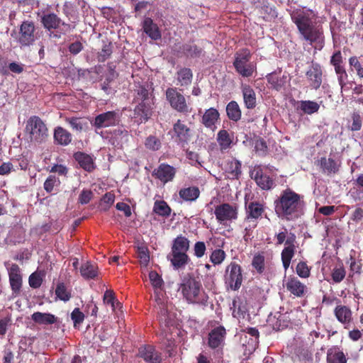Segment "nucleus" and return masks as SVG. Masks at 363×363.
I'll return each mask as SVG.
<instances>
[{
  "label": "nucleus",
  "mask_w": 363,
  "mask_h": 363,
  "mask_svg": "<svg viewBox=\"0 0 363 363\" xmlns=\"http://www.w3.org/2000/svg\"><path fill=\"white\" fill-rule=\"evenodd\" d=\"M219 113L217 109L210 108L207 109L202 116L201 122L205 127L208 128H213L216 123L219 119Z\"/></svg>",
  "instance_id": "obj_33"
},
{
  "label": "nucleus",
  "mask_w": 363,
  "mask_h": 363,
  "mask_svg": "<svg viewBox=\"0 0 363 363\" xmlns=\"http://www.w3.org/2000/svg\"><path fill=\"white\" fill-rule=\"evenodd\" d=\"M217 141L221 150L229 149L233 143V136L226 130H220L217 134Z\"/></svg>",
  "instance_id": "obj_40"
},
{
  "label": "nucleus",
  "mask_w": 363,
  "mask_h": 363,
  "mask_svg": "<svg viewBox=\"0 0 363 363\" xmlns=\"http://www.w3.org/2000/svg\"><path fill=\"white\" fill-rule=\"evenodd\" d=\"M60 184V181L57 177L55 175H50L44 182L43 186L44 189L48 193H51L53 191L54 187L57 186Z\"/></svg>",
  "instance_id": "obj_51"
},
{
  "label": "nucleus",
  "mask_w": 363,
  "mask_h": 363,
  "mask_svg": "<svg viewBox=\"0 0 363 363\" xmlns=\"http://www.w3.org/2000/svg\"><path fill=\"white\" fill-rule=\"evenodd\" d=\"M53 138L57 145L67 146L72 143V135L65 128L57 126L54 129Z\"/></svg>",
  "instance_id": "obj_25"
},
{
  "label": "nucleus",
  "mask_w": 363,
  "mask_h": 363,
  "mask_svg": "<svg viewBox=\"0 0 363 363\" xmlns=\"http://www.w3.org/2000/svg\"><path fill=\"white\" fill-rule=\"evenodd\" d=\"M115 201V195L111 192H108L104 195L99 204L101 211H106Z\"/></svg>",
  "instance_id": "obj_47"
},
{
  "label": "nucleus",
  "mask_w": 363,
  "mask_h": 363,
  "mask_svg": "<svg viewBox=\"0 0 363 363\" xmlns=\"http://www.w3.org/2000/svg\"><path fill=\"white\" fill-rule=\"evenodd\" d=\"M40 23L44 28L49 31L59 28L61 25L66 28V30H70V25L63 22L55 13H43L40 18Z\"/></svg>",
  "instance_id": "obj_14"
},
{
  "label": "nucleus",
  "mask_w": 363,
  "mask_h": 363,
  "mask_svg": "<svg viewBox=\"0 0 363 363\" xmlns=\"http://www.w3.org/2000/svg\"><path fill=\"white\" fill-rule=\"evenodd\" d=\"M12 325V318L11 314L3 315L0 314V336L4 337L9 328Z\"/></svg>",
  "instance_id": "obj_45"
},
{
  "label": "nucleus",
  "mask_w": 363,
  "mask_h": 363,
  "mask_svg": "<svg viewBox=\"0 0 363 363\" xmlns=\"http://www.w3.org/2000/svg\"><path fill=\"white\" fill-rule=\"evenodd\" d=\"M80 273L86 279H94L98 274V267L95 264L86 262L82 264Z\"/></svg>",
  "instance_id": "obj_38"
},
{
  "label": "nucleus",
  "mask_w": 363,
  "mask_h": 363,
  "mask_svg": "<svg viewBox=\"0 0 363 363\" xmlns=\"http://www.w3.org/2000/svg\"><path fill=\"white\" fill-rule=\"evenodd\" d=\"M292 22L296 26L300 38L310 45L324 43L323 26L316 22V16L311 9H296L290 14Z\"/></svg>",
  "instance_id": "obj_2"
},
{
  "label": "nucleus",
  "mask_w": 363,
  "mask_h": 363,
  "mask_svg": "<svg viewBox=\"0 0 363 363\" xmlns=\"http://www.w3.org/2000/svg\"><path fill=\"white\" fill-rule=\"evenodd\" d=\"M243 101L247 109H253L257 105L256 94L254 89L248 84H242L241 86Z\"/></svg>",
  "instance_id": "obj_26"
},
{
  "label": "nucleus",
  "mask_w": 363,
  "mask_h": 363,
  "mask_svg": "<svg viewBox=\"0 0 363 363\" xmlns=\"http://www.w3.org/2000/svg\"><path fill=\"white\" fill-rule=\"evenodd\" d=\"M306 202L304 196L291 188L282 190L274 201V209L277 216L284 221H296L304 215Z\"/></svg>",
  "instance_id": "obj_1"
},
{
  "label": "nucleus",
  "mask_w": 363,
  "mask_h": 363,
  "mask_svg": "<svg viewBox=\"0 0 363 363\" xmlns=\"http://www.w3.org/2000/svg\"><path fill=\"white\" fill-rule=\"evenodd\" d=\"M319 104L313 101H301L300 109L306 114L311 115L318 111Z\"/></svg>",
  "instance_id": "obj_44"
},
{
  "label": "nucleus",
  "mask_w": 363,
  "mask_h": 363,
  "mask_svg": "<svg viewBox=\"0 0 363 363\" xmlns=\"http://www.w3.org/2000/svg\"><path fill=\"white\" fill-rule=\"evenodd\" d=\"M181 199L185 201H195L200 196V190L197 186L182 188L179 191Z\"/></svg>",
  "instance_id": "obj_36"
},
{
  "label": "nucleus",
  "mask_w": 363,
  "mask_h": 363,
  "mask_svg": "<svg viewBox=\"0 0 363 363\" xmlns=\"http://www.w3.org/2000/svg\"><path fill=\"white\" fill-rule=\"evenodd\" d=\"M193 73L191 69L183 67L177 72V84L181 86H187L191 84Z\"/></svg>",
  "instance_id": "obj_37"
},
{
  "label": "nucleus",
  "mask_w": 363,
  "mask_h": 363,
  "mask_svg": "<svg viewBox=\"0 0 363 363\" xmlns=\"http://www.w3.org/2000/svg\"><path fill=\"white\" fill-rule=\"evenodd\" d=\"M71 318L73 320L74 326L77 327L84 321V315L79 308H75L71 313Z\"/></svg>",
  "instance_id": "obj_60"
},
{
  "label": "nucleus",
  "mask_w": 363,
  "mask_h": 363,
  "mask_svg": "<svg viewBox=\"0 0 363 363\" xmlns=\"http://www.w3.org/2000/svg\"><path fill=\"white\" fill-rule=\"evenodd\" d=\"M228 117L233 121H238L241 118V110L235 101H231L226 106Z\"/></svg>",
  "instance_id": "obj_41"
},
{
  "label": "nucleus",
  "mask_w": 363,
  "mask_h": 363,
  "mask_svg": "<svg viewBox=\"0 0 363 363\" xmlns=\"http://www.w3.org/2000/svg\"><path fill=\"white\" fill-rule=\"evenodd\" d=\"M183 49L186 54L191 57L199 56L201 52V49L196 45L186 44Z\"/></svg>",
  "instance_id": "obj_61"
},
{
  "label": "nucleus",
  "mask_w": 363,
  "mask_h": 363,
  "mask_svg": "<svg viewBox=\"0 0 363 363\" xmlns=\"http://www.w3.org/2000/svg\"><path fill=\"white\" fill-rule=\"evenodd\" d=\"M286 289L294 296L301 298L307 293V286L297 277H289L286 283Z\"/></svg>",
  "instance_id": "obj_23"
},
{
  "label": "nucleus",
  "mask_w": 363,
  "mask_h": 363,
  "mask_svg": "<svg viewBox=\"0 0 363 363\" xmlns=\"http://www.w3.org/2000/svg\"><path fill=\"white\" fill-rule=\"evenodd\" d=\"M92 197L93 192L91 190L83 189L79 196L78 201L81 204H87L92 199Z\"/></svg>",
  "instance_id": "obj_64"
},
{
  "label": "nucleus",
  "mask_w": 363,
  "mask_h": 363,
  "mask_svg": "<svg viewBox=\"0 0 363 363\" xmlns=\"http://www.w3.org/2000/svg\"><path fill=\"white\" fill-rule=\"evenodd\" d=\"M28 353L26 350L20 347L17 354L12 352L9 348L4 350V362L3 363H22L24 354Z\"/></svg>",
  "instance_id": "obj_32"
},
{
  "label": "nucleus",
  "mask_w": 363,
  "mask_h": 363,
  "mask_svg": "<svg viewBox=\"0 0 363 363\" xmlns=\"http://www.w3.org/2000/svg\"><path fill=\"white\" fill-rule=\"evenodd\" d=\"M214 214L218 223L225 225L238 219V206L236 203H223L216 206Z\"/></svg>",
  "instance_id": "obj_7"
},
{
  "label": "nucleus",
  "mask_w": 363,
  "mask_h": 363,
  "mask_svg": "<svg viewBox=\"0 0 363 363\" xmlns=\"http://www.w3.org/2000/svg\"><path fill=\"white\" fill-rule=\"evenodd\" d=\"M32 320L40 325H51L55 323L57 318L49 313L35 312L31 315Z\"/></svg>",
  "instance_id": "obj_35"
},
{
  "label": "nucleus",
  "mask_w": 363,
  "mask_h": 363,
  "mask_svg": "<svg viewBox=\"0 0 363 363\" xmlns=\"http://www.w3.org/2000/svg\"><path fill=\"white\" fill-rule=\"evenodd\" d=\"M255 149L256 153L262 157L265 156L268 152V147L267 143L263 138H258L255 143Z\"/></svg>",
  "instance_id": "obj_52"
},
{
  "label": "nucleus",
  "mask_w": 363,
  "mask_h": 363,
  "mask_svg": "<svg viewBox=\"0 0 363 363\" xmlns=\"http://www.w3.org/2000/svg\"><path fill=\"white\" fill-rule=\"evenodd\" d=\"M11 35L16 39L21 48L32 45L39 38L37 28L32 21H23L18 32L13 31Z\"/></svg>",
  "instance_id": "obj_5"
},
{
  "label": "nucleus",
  "mask_w": 363,
  "mask_h": 363,
  "mask_svg": "<svg viewBox=\"0 0 363 363\" xmlns=\"http://www.w3.org/2000/svg\"><path fill=\"white\" fill-rule=\"evenodd\" d=\"M143 32L152 40L161 39L162 34L158 26L150 17H145L142 22Z\"/></svg>",
  "instance_id": "obj_24"
},
{
  "label": "nucleus",
  "mask_w": 363,
  "mask_h": 363,
  "mask_svg": "<svg viewBox=\"0 0 363 363\" xmlns=\"http://www.w3.org/2000/svg\"><path fill=\"white\" fill-rule=\"evenodd\" d=\"M306 75L310 82V86L313 89H318L320 88L323 81V71L318 63H313L310 69L306 72Z\"/></svg>",
  "instance_id": "obj_22"
},
{
  "label": "nucleus",
  "mask_w": 363,
  "mask_h": 363,
  "mask_svg": "<svg viewBox=\"0 0 363 363\" xmlns=\"http://www.w3.org/2000/svg\"><path fill=\"white\" fill-rule=\"evenodd\" d=\"M334 314L337 320L342 324L350 323L352 320V311L346 306H337L334 310Z\"/></svg>",
  "instance_id": "obj_34"
},
{
  "label": "nucleus",
  "mask_w": 363,
  "mask_h": 363,
  "mask_svg": "<svg viewBox=\"0 0 363 363\" xmlns=\"http://www.w3.org/2000/svg\"><path fill=\"white\" fill-rule=\"evenodd\" d=\"M252 55L247 48L242 49L235 55L233 66L236 72L243 77H252L256 66L250 62Z\"/></svg>",
  "instance_id": "obj_6"
},
{
  "label": "nucleus",
  "mask_w": 363,
  "mask_h": 363,
  "mask_svg": "<svg viewBox=\"0 0 363 363\" xmlns=\"http://www.w3.org/2000/svg\"><path fill=\"white\" fill-rule=\"evenodd\" d=\"M345 270L343 267L335 268L332 272V279L334 282L340 283L345 277Z\"/></svg>",
  "instance_id": "obj_62"
},
{
  "label": "nucleus",
  "mask_w": 363,
  "mask_h": 363,
  "mask_svg": "<svg viewBox=\"0 0 363 363\" xmlns=\"http://www.w3.org/2000/svg\"><path fill=\"white\" fill-rule=\"evenodd\" d=\"M55 295L61 301H68L71 297V291H69L63 282H59L55 289Z\"/></svg>",
  "instance_id": "obj_43"
},
{
  "label": "nucleus",
  "mask_w": 363,
  "mask_h": 363,
  "mask_svg": "<svg viewBox=\"0 0 363 363\" xmlns=\"http://www.w3.org/2000/svg\"><path fill=\"white\" fill-rule=\"evenodd\" d=\"M252 267L259 272L262 273L264 269V258L261 255H255L252 262Z\"/></svg>",
  "instance_id": "obj_58"
},
{
  "label": "nucleus",
  "mask_w": 363,
  "mask_h": 363,
  "mask_svg": "<svg viewBox=\"0 0 363 363\" xmlns=\"http://www.w3.org/2000/svg\"><path fill=\"white\" fill-rule=\"evenodd\" d=\"M65 122L67 123L73 130L79 132H81L84 126L86 125V123L84 122L82 118L77 117H67L65 118Z\"/></svg>",
  "instance_id": "obj_46"
},
{
  "label": "nucleus",
  "mask_w": 363,
  "mask_h": 363,
  "mask_svg": "<svg viewBox=\"0 0 363 363\" xmlns=\"http://www.w3.org/2000/svg\"><path fill=\"white\" fill-rule=\"evenodd\" d=\"M250 177L263 190H269L274 186L273 179L269 176L264 174L260 167H255L250 172Z\"/></svg>",
  "instance_id": "obj_18"
},
{
  "label": "nucleus",
  "mask_w": 363,
  "mask_h": 363,
  "mask_svg": "<svg viewBox=\"0 0 363 363\" xmlns=\"http://www.w3.org/2000/svg\"><path fill=\"white\" fill-rule=\"evenodd\" d=\"M113 52V45L110 42L103 45L101 52L99 54L98 58L99 62H104L108 59Z\"/></svg>",
  "instance_id": "obj_53"
},
{
  "label": "nucleus",
  "mask_w": 363,
  "mask_h": 363,
  "mask_svg": "<svg viewBox=\"0 0 363 363\" xmlns=\"http://www.w3.org/2000/svg\"><path fill=\"white\" fill-rule=\"evenodd\" d=\"M145 147L152 151L158 150L161 147L160 140L155 136L150 135L146 138Z\"/></svg>",
  "instance_id": "obj_56"
},
{
  "label": "nucleus",
  "mask_w": 363,
  "mask_h": 363,
  "mask_svg": "<svg viewBox=\"0 0 363 363\" xmlns=\"http://www.w3.org/2000/svg\"><path fill=\"white\" fill-rule=\"evenodd\" d=\"M154 102H139L133 110L134 118L140 123H145L152 115Z\"/></svg>",
  "instance_id": "obj_19"
},
{
  "label": "nucleus",
  "mask_w": 363,
  "mask_h": 363,
  "mask_svg": "<svg viewBox=\"0 0 363 363\" xmlns=\"http://www.w3.org/2000/svg\"><path fill=\"white\" fill-rule=\"evenodd\" d=\"M226 257L225 252L221 249L213 250L210 255V261L214 264H220Z\"/></svg>",
  "instance_id": "obj_50"
},
{
  "label": "nucleus",
  "mask_w": 363,
  "mask_h": 363,
  "mask_svg": "<svg viewBox=\"0 0 363 363\" xmlns=\"http://www.w3.org/2000/svg\"><path fill=\"white\" fill-rule=\"evenodd\" d=\"M153 211L159 216L167 218L170 216L172 210L167 203L162 200L155 202Z\"/></svg>",
  "instance_id": "obj_42"
},
{
  "label": "nucleus",
  "mask_w": 363,
  "mask_h": 363,
  "mask_svg": "<svg viewBox=\"0 0 363 363\" xmlns=\"http://www.w3.org/2000/svg\"><path fill=\"white\" fill-rule=\"evenodd\" d=\"M135 95L134 101L140 102H151L153 101L154 96L152 92H150L148 84H139L135 89Z\"/></svg>",
  "instance_id": "obj_27"
},
{
  "label": "nucleus",
  "mask_w": 363,
  "mask_h": 363,
  "mask_svg": "<svg viewBox=\"0 0 363 363\" xmlns=\"http://www.w3.org/2000/svg\"><path fill=\"white\" fill-rule=\"evenodd\" d=\"M165 96L167 101L174 110L182 113H189L191 111L192 108H189L186 98L177 91L176 87L167 88Z\"/></svg>",
  "instance_id": "obj_8"
},
{
  "label": "nucleus",
  "mask_w": 363,
  "mask_h": 363,
  "mask_svg": "<svg viewBox=\"0 0 363 363\" xmlns=\"http://www.w3.org/2000/svg\"><path fill=\"white\" fill-rule=\"evenodd\" d=\"M176 174V169L166 163L160 164L152 173V177L166 184L173 180Z\"/></svg>",
  "instance_id": "obj_16"
},
{
  "label": "nucleus",
  "mask_w": 363,
  "mask_h": 363,
  "mask_svg": "<svg viewBox=\"0 0 363 363\" xmlns=\"http://www.w3.org/2000/svg\"><path fill=\"white\" fill-rule=\"evenodd\" d=\"M261 14H263V18L266 20L272 19L277 16V11L274 6L269 5V4H264L260 9Z\"/></svg>",
  "instance_id": "obj_49"
},
{
  "label": "nucleus",
  "mask_w": 363,
  "mask_h": 363,
  "mask_svg": "<svg viewBox=\"0 0 363 363\" xmlns=\"http://www.w3.org/2000/svg\"><path fill=\"white\" fill-rule=\"evenodd\" d=\"M167 259L175 270L184 269L191 262V258L187 253L180 252L170 251Z\"/></svg>",
  "instance_id": "obj_20"
},
{
  "label": "nucleus",
  "mask_w": 363,
  "mask_h": 363,
  "mask_svg": "<svg viewBox=\"0 0 363 363\" xmlns=\"http://www.w3.org/2000/svg\"><path fill=\"white\" fill-rule=\"evenodd\" d=\"M225 169L233 178L238 179L242 172L241 162L235 158H231L226 162Z\"/></svg>",
  "instance_id": "obj_39"
},
{
  "label": "nucleus",
  "mask_w": 363,
  "mask_h": 363,
  "mask_svg": "<svg viewBox=\"0 0 363 363\" xmlns=\"http://www.w3.org/2000/svg\"><path fill=\"white\" fill-rule=\"evenodd\" d=\"M283 229V231H280L278 233H276L274 235L276 239V245H281L282 244L286 245V241L289 238V233L285 227H284Z\"/></svg>",
  "instance_id": "obj_63"
},
{
  "label": "nucleus",
  "mask_w": 363,
  "mask_h": 363,
  "mask_svg": "<svg viewBox=\"0 0 363 363\" xmlns=\"http://www.w3.org/2000/svg\"><path fill=\"white\" fill-rule=\"evenodd\" d=\"M286 78V76L281 75V72H272L267 76L268 83L277 91H280L285 86Z\"/></svg>",
  "instance_id": "obj_29"
},
{
  "label": "nucleus",
  "mask_w": 363,
  "mask_h": 363,
  "mask_svg": "<svg viewBox=\"0 0 363 363\" xmlns=\"http://www.w3.org/2000/svg\"><path fill=\"white\" fill-rule=\"evenodd\" d=\"M352 125L350 130L352 131H358L362 128V117L358 112H353L352 114Z\"/></svg>",
  "instance_id": "obj_59"
},
{
  "label": "nucleus",
  "mask_w": 363,
  "mask_h": 363,
  "mask_svg": "<svg viewBox=\"0 0 363 363\" xmlns=\"http://www.w3.org/2000/svg\"><path fill=\"white\" fill-rule=\"evenodd\" d=\"M179 291L189 303L207 305L208 296L203 290L201 281L193 275L188 274L184 277Z\"/></svg>",
  "instance_id": "obj_3"
},
{
  "label": "nucleus",
  "mask_w": 363,
  "mask_h": 363,
  "mask_svg": "<svg viewBox=\"0 0 363 363\" xmlns=\"http://www.w3.org/2000/svg\"><path fill=\"white\" fill-rule=\"evenodd\" d=\"M245 220L249 219L257 221L261 219L265 212V206L259 201H251L245 208Z\"/></svg>",
  "instance_id": "obj_21"
},
{
  "label": "nucleus",
  "mask_w": 363,
  "mask_h": 363,
  "mask_svg": "<svg viewBox=\"0 0 363 363\" xmlns=\"http://www.w3.org/2000/svg\"><path fill=\"white\" fill-rule=\"evenodd\" d=\"M225 284L233 291H238L242 283L241 267L236 262H232L225 270Z\"/></svg>",
  "instance_id": "obj_11"
},
{
  "label": "nucleus",
  "mask_w": 363,
  "mask_h": 363,
  "mask_svg": "<svg viewBox=\"0 0 363 363\" xmlns=\"http://www.w3.org/2000/svg\"><path fill=\"white\" fill-rule=\"evenodd\" d=\"M296 235L293 233H289V238L286 241V245L281 252V259L283 264V267L286 270L290 265L291 259L296 253Z\"/></svg>",
  "instance_id": "obj_13"
},
{
  "label": "nucleus",
  "mask_w": 363,
  "mask_h": 363,
  "mask_svg": "<svg viewBox=\"0 0 363 363\" xmlns=\"http://www.w3.org/2000/svg\"><path fill=\"white\" fill-rule=\"evenodd\" d=\"M190 248V240L182 235H177L172 242L171 250L187 253Z\"/></svg>",
  "instance_id": "obj_28"
},
{
  "label": "nucleus",
  "mask_w": 363,
  "mask_h": 363,
  "mask_svg": "<svg viewBox=\"0 0 363 363\" xmlns=\"http://www.w3.org/2000/svg\"><path fill=\"white\" fill-rule=\"evenodd\" d=\"M327 360L328 363H347V359L342 351H335L333 354L328 352Z\"/></svg>",
  "instance_id": "obj_48"
},
{
  "label": "nucleus",
  "mask_w": 363,
  "mask_h": 363,
  "mask_svg": "<svg viewBox=\"0 0 363 363\" xmlns=\"http://www.w3.org/2000/svg\"><path fill=\"white\" fill-rule=\"evenodd\" d=\"M119 110L108 111L97 115L92 123L96 129L118 125L121 121Z\"/></svg>",
  "instance_id": "obj_10"
},
{
  "label": "nucleus",
  "mask_w": 363,
  "mask_h": 363,
  "mask_svg": "<svg viewBox=\"0 0 363 363\" xmlns=\"http://www.w3.org/2000/svg\"><path fill=\"white\" fill-rule=\"evenodd\" d=\"M138 355L148 363H160L162 362L161 353L157 351L153 345H142L138 349Z\"/></svg>",
  "instance_id": "obj_17"
},
{
  "label": "nucleus",
  "mask_w": 363,
  "mask_h": 363,
  "mask_svg": "<svg viewBox=\"0 0 363 363\" xmlns=\"http://www.w3.org/2000/svg\"><path fill=\"white\" fill-rule=\"evenodd\" d=\"M244 223L246 224L244 229V240H247L251 236L253 230L257 226V221L252 219H249L248 220H245L244 219Z\"/></svg>",
  "instance_id": "obj_55"
},
{
  "label": "nucleus",
  "mask_w": 363,
  "mask_h": 363,
  "mask_svg": "<svg viewBox=\"0 0 363 363\" xmlns=\"http://www.w3.org/2000/svg\"><path fill=\"white\" fill-rule=\"evenodd\" d=\"M9 277L13 295L18 296L22 287L23 278L20 267L17 264H12L9 269Z\"/></svg>",
  "instance_id": "obj_15"
},
{
  "label": "nucleus",
  "mask_w": 363,
  "mask_h": 363,
  "mask_svg": "<svg viewBox=\"0 0 363 363\" xmlns=\"http://www.w3.org/2000/svg\"><path fill=\"white\" fill-rule=\"evenodd\" d=\"M25 130L30 143L34 144L45 143L49 136L47 125L38 116H32L27 120Z\"/></svg>",
  "instance_id": "obj_4"
},
{
  "label": "nucleus",
  "mask_w": 363,
  "mask_h": 363,
  "mask_svg": "<svg viewBox=\"0 0 363 363\" xmlns=\"http://www.w3.org/2000/svg\"><path fill=\"white\" fill-rule=\"evenodd\" d=\"M172 138L174 142L182 147H184L191 140L193 136L192 130L185 124L184 121L178 119L172 128Z\"/></svg>",
  "instance_id": "obj_9"
},
{
  "label": "nucleus",
  "mask_w": 363,
  "mask_h": 363,
  "mask_svg": "<svg viewBox=\"0 0 363 363\" xmlns=\"http://www.w3.org/2000/svg\"><path fill=\"white\" fill-rule=\"evenodd\" d=\"M74 158L84 170L91 172L94 169V161L90 155L84 152H77L74 154Z\"/></svg>",
  "instance_id": "obj_30"
},
{
  "label": "nucleus",
  "mask_w": 363,
  "mask_h": 363,
  "mask_svg": "<svg viewBox=\"0 0 363 363\" xmlns=\"http://www.w3.org/2000/svg\"><path fill=\"white\" fill-rule=\"evenodd\" d=\"M296 274L301 278H308L311 274V269L306 262H299L296 267Z\"/></svg>",
  "instance_id": "obj_54"
},
{
  "label": "nucleus",
  "mask_w": 363,
  "mask_h": 363,
  "mask_svg": "<svg viewBox=\"0 0 363 363\" xmlns=\"http://www.w3.org/2000/svg\"><path fill=\"white\" fill-rule=\"evenodd\" d=\"M319 165L322 172L327 174H335L339 171V167L333 158L321 157L319 160Z\"/></svg>",
  "instance_id": "obj_31"
},
{
  "label": "nucleus",
  "mask_w": 363,
  "mask_h": 363,
  "mask_svg": "<svg viewBox=\"0 0 363 363\" xmlns=\"http://www.w3.org/2000/svg\"><path fill=\"white\" fill-rule=\"evenodd\" d=\"M227 332L224 326L219 325L208 334V346L213 350H222L225 345Z\"/></svg>",
  "instance_id": "obj_12"
},
{
  "label": "nucleus",
  "mask_w": 363,
  "mask_h": 363,
  "mask_svg": "<svg viewBox=\"0 0 363 363\" xmlns=\"http://www.w3.org/2000/svg\"><path fill=\"white\" fill-rule=\"evenodd\" d=\"M149 279L155 289H161L163 285V280L157 272L151 271L149 273Z\"/></svg>",
  "instance_id": "obj_57"
}]
</instances>
